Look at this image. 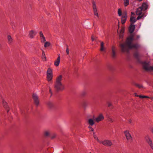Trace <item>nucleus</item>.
Instances as JSON below:
<instances>
[{
  "label": "nucleus",
  "mask_w": 153,
  "mask_h": 153,
  "mask_svg": "<svg viewBox=\"0 0 153 153\" xmlns=\"http://www.w3.org/2000/svg\"><path fill=\"white\" fill-rule=\"evenodd\" d=\"M104 117L102 114H100L97 117L94 119L95 120L97 123H99L100 121L103 120L104 119Z\"/></svg>",
  "instance_id": "nucleus-10"
},
{
  "label": "nucleus",
  "mask_w": 153,
  "mask_h": 153,
  "mask_svg": "<svg viewBox=\"0 0 153 153\" xmlns=\"http://www.w3.org/2000/svg\"><path fill=\"white\" fill-rule=\"evenodd\" d=\"M40 38L41 41L42 42L44 43L45 41L46 40L44 36L42 37H40Z\"/></svg>",
  "instance_id": "nucleus-27"
},
{
  "label": "nucleus",
  "mask_w": 153,
  "mask_h": 153,
  "mask_svg": "<svg viewBox=\"0 0 153 153\" xmlns=\"http://www.w3.org/2000/svg\"><path fill=\"white\" fill-rule=\"evenodd\" d=\"M33 98L35 104L36 106L38 105L39 104V100L37 95L36 94H33Z\"/></svg>",
  "instance_id": "nucleus-9"
},
{
  "label": "nucleus",
  "mask_w": 153,
  "mask_h": 153,
  "mask_svg": "<svg viewBox=\"0 0 153 153\" xmlns=\"http://www.w3.org/2000/svg\"><path fill=\"white\" fill-rule=\"evenodd\" d=\"M135 96L137 97H139V96H140V95H137L136 93H135Z\"/></svg>",
  "instance_id": "nucleus-40"
},
{
  "label": "nucleus",
  "mask_w": 153,
  "mask_h": 153,
  "mask_svg": "<svg viewBox=\"0 0 153 153\" xmlns=\"http://www.w3.org/2000/svg\"><path fill=\"white\" fill-rule=\"evenodd\" d=\"M129 123H131L132 120H129L128 121Z\"/></svg>",
  "instance_id": "nucleus-39"
},
{
  "label": "nucleus",
  "mask_w": 153,
  "mask_h": 153,
  "mask_svg": "<svg viewBox=\"0 0 153 153\" xmlns=\"http://www.w3.org/2000/svg\"><path fill=\"white\" fill-rule=\"evenodd\" d=\"M139 97L140 98H149V97L147 96H142V95H140L139 96Z\"/></svg>",
  "instance_id": "nucleus-29"
},
{
  "label": "nucleus",
  "mask_w": 153,
  "mask_h": 153,
  "mask_svg": "<svg viewBox=\"0 0 153 153\" xmlns=\"http://www.w3.org/2000/svg\"><path fill=\"white\" fill-rule=\"evenodd\" d=\"M135 85L138 88H143V86L141 85H140L137 84H135Z\"/></svg>",
  "instance_id": "nucleus-25"
},
{
  "label": "nucleus",
  "mask_w": 153,
  "mask_h": 153,
  "mask_svg": "<svg viewBox=\"0 0 153 153\" xmlns=\"http://www.w3.org/2000/svg\"><path fill=\"white\" fill-rule=\"evenodd\" d=\"M91 39L92 41H94V39L92 37Z\"/></svg>",
  "instance_id": "nucleus-43"
},
{
  "label": "nucleus",
  "mask_w": 153,
  "mask_h": 153,
  "mask_svg": "<svg viewBox=\"0 0 153 153\" xmlns=\"http://www.w3.org/2000/svg\"><path fill=\"white\" fill-rule=\"evenodd\" d=\"M93 136L94 139L98 142L100 144L102 143L105 146H111L112 145L111 142L110 140H105L103 141H100L98 137L97 136V135L94 132H93Z\"/></svg>",
  "instance_id": "nucleus-3"
},
{
  "label": "nucleus",
  "mask_w": 153,
  "mask_h": 153,
  "mask_svg": "<svg viewBox=\"0 0 153 153\" xmlns=\"http://www.w3.org/2000/svg\"><path fill=\"white\" fill-rule=\"evenodd\" d=\"M108 121L111 123L113 122V120L111 118H109Z\"/></svg>",
  "instance_id": "nucleus-33"
},
{
  "label": "nucleus",
  "mask_w": 153,
  "mask_h": 153,
  "mask_svg": "<svg viewBox=\"0 0 153 153\" xmlns=\"http://www.w3.org/2000/svg\"><path fill=\"white\" fill-rule=\"evenodd\" d=\"M85 92H83V93H82V95H85Z\"/></svg>",
  "instance_id": "nucleus-44"
},
{
  "label": "nucleus",
  "mask_w": 153,
  "mask_h": 153,
  "mask_svg": "<svg viewBox=\"0 0 153 153\" xmlns=\"http://www.w3.org/2000/svg\"><path fill=\"white\" fill-rule=\"evenodd\" d=\"M60 61V57L59 55H58L57 59L55 61L54 64L56 67L58 66L59 64Z\"/></svg>",
  "instance_id": "nucleus-14"
},
{
  "label": "nucleus",
  "mask_w": 153,
  "mask_h": 153,
  "mask_svg": "<svg viewBox=\"0 0 153 153\" xmlns=\"http://www.w3.org/2000/svg\"><path fill=\"white\" fill-rule=\"evenodd\" d=\"M49 91L50 92V93L51 94H52V91H51V89L49 87Z\"/></svg>",
  "instance_id": "nucleus-38"
},
{
  "label": "nucleus",
  "mask_w": 153,
  "mask_h": 153,
  "mask_svg": "<svg viewBox=\"0 0 153 153\" xmlns=\"http://www.w3.org/2000/svg\"><path fill=\"white\" fill-rule=\"evenodd\" d=\"M39 34H40V37H43L44 36L42 31H41L40 32Z\"/></svg>",
  "instance_id": "nucleus-32"
},
{
  "label": "nucleus",
  "mask_w": 153,
  "mask_h": 153,
  "mask_svg": "<svg viewBox=\"0 0 153 153\" xmlns=\"http://www.w3.org/2000/svg\"><path fill=\"white\" fill-rule=\"evenodd\" d=\"M8 42L9 44H11L13 42V39L10 35H8L7 37Z\"/></svg>",
  "instance_id": "nucleus-19"
},
{
  "label": "nucleus",
  "mask_w": 153,
  "mask_h": 153,
  "mask_svg": "<svg viewBox=\"0 0 153 153\" xmlns=\"http://www.w3.org/2000/svg\"><path fill=\"white\" fill-rule=\"evenodd\" d=\"M50 135V132L48 131H46L44 132V135L46 137Z\"/></svg>",
  "instance_id": "nucleus-26"
},
{
  "label": "nucleus",
  "mask_w": 153,
  "mask_h": 153,
  "mask_svg": "<svg viewBox=\"0 0 153 153\" xmlns=\"http://www.w3.org/2000/svg\"><path fill=\"white\" fill-rule=\"evenodd\" d=\"M124 3L125 6H128L129 4V0H124Z\"/></svg>",
  "instance_id": "nucleus-21"
},
{
  "label": "nucleus",
  "mask_w": 153,
  "mask_h": 153,
  "mask_svg": "<svg viewBox=\"0 0 153 153\" xmlns=\"http://www.w3.org/2000/svg\"><path fill=\"white\" fill-rule=\"evenodd\" d=\"M47 79L48 82H51L53 77L52 70L50 68H48L47 72Z\"/></svg>",
  "instance_id": "nucleus-5"
},
{
  "label": "nucleus",
  "mask_w": 153,
  "mask_h": 153,
  "mask_svg": "<svg viewBox=\"0 0 153 153\" xmlns=\"http://www.w3.org/2000/svg\"><path fill=\"white\" fill-rule=\"evenodd\" d=\"M89 153H91L90 152H89Z\"/></svg>",
  "instance_id": "nucleus-47"
},
{
  "label": "nucleus",
  "mask_w": 153,
  "mask_h": 153,
  "mask_svg": "<svg viewBox=\"0 0 153 153\" xmlns=\"http://www.w3.org/2000/svg\"><path fill=\"white\" fill-rule=\"evenodd\" d=\"M88 123L89 126H92L95 123L94 120L93 119L90 118L88 120Z\"/></svg>",
  "instance_id": "nucleus-17"
},
{
  "label": "nucleus",
  "mask_w": 153,
  "mask_h": 153,
  "mask_svg": "<svg viewBox=\"0 0 153 153\" xmlns=\"http://www.w3.org/2000/svg\"><path fill=\"white\" fill-rule=\"evenodd\" d=\"M127 18V15L126 13L125 14H123L122 18H121V22L123 24H124Z\"/></svg>",
  "instance_id": "nucleus-12"
},
{
  "label": "nucleus",
  "mask_w": 153,
  "mask_h": 153,
  "mask_svg": "<svg viewBox=\"0 0 153 153\" xmlns=\"http://www.w3.org/2000/svg\"><path fill=\"white\" fill-rule=\"evenodd\" d=\"M144 11L142 9L141 7L138 8L136 12V13L137 15H138V16L137 18V20H139L142 18H144L146 15L145 14V13L143 12Z\"/></svg>",
  "instance_id": "nucleus-4"
},
{
  "label": "nucleus",
  "mask_w": 153,
  "mask_h": 153,
  "mask_svg": "<svg viewBox=\"0 0 153 153\" xmlns=\"http://www.w3.org/2000/svg\"><path fill=\"white\" fill-rule=\"evenodd\" d=\"M93 8L94 15L97 16V17H99V15L96 6L94 3H93Z\"/></svg>",
  "instance_id": "nucleus-11"
},
{
  "label": "nucleus",
  "mask_w": 153,
  "mask_h": 153,
  "mask_svg": "<svg viewBox=\"0 0 153 153\" xmlns=\"http://www.w3.org/2000/svg\"><path fill=\"white\" fill-rule=\"evenodd\" d=\"M36 33L33 30H31L29 32V36L30 38H33L36 35Z\"/></svg>",
  "instance_id": "nucleus-16"
},
{
  "label": "nucleus",
  "mask_w": 153,
  "mask_h": 153,
  "mask_svg": "<svg viewBox=\"0 0 153 153\" xmlns=\"http://www.w3.org/2000/svg\"><path fill=\"white\" fill-rule=\"evenodd\" d=\"M140 36L139 35H137L136 36V38L135 39V40H137L140 39Z\"/></svg>",
  "instance_id": "nucleus-34"
},
{
  "label": "nucleus",
  "mask_w": 153,
  "mask_h": 153,
  "mask_svg": "<svg viewBox=\"0 0 153 153\" xmlns=\"http://www.w3.org/2000/svg\"><path fill=\"white\" fill-rule=\"evenodd\" d=\"M42 59L44 61H46V57L45 56V53L44 51H43L42 53Z\"/></svg>",
  "instance_id": "nucleus-22"
},
{
  "label": "nucleus",
  "mask_w": 153,
  "mask_h": 153,
  "mask_svg": "<svg viewBox=\"0 0 153 153\" xmlns=\"http://www.w3.org/2000/svg\"><path fill=\"white\" fill-rule=\"evenodd\" d=\"M111 105H112V104L110 102H108V107H110Z\"/></svg>",
  "instance_id": "nucleus-37"
},
{
  "label": "nucleus",
  "mask_w": 153,
  "mask_h": 153,
  "mask_svg": "<svg viewBox=\"0 0 153 153\" xmlns=\"http://www.w3.org/2000/svg\"><path fill=\"white\" fill-rule=\"evenodd\" d=\"M104 50V43L103 42H102L101 43V51H103Z\"/></svg>",
  "instance_id": "nucleus-23"
},
{
  "label": "nucleus",
  "mask_w": 153,
  "mask_h": 153,
  "mask_svg": "<svg viewBox=\"0 0 153 153\" xmlns=\"http://www.w3.org/2000/svg\"><path fill=\"white\" fill-rule=\"evenodd\" d=\"M7 112H8L9 111V109H8L7 108Z\"/></svg>",
  "instance_id": "nucleus-45"
},
{
  "label": "nucleus",
  "mask_w": 153,
  "mask_h": 153,
  "mask_svg": "<svg viewBox=\"0 0 153 153\" xmlns=\"http://www.w3.org/2000/svg\"><path fill=\"white\" fill-rule=\"evenodd\" d=\"M134 39L133 35H131L127 39L126 42L120 44V45L122 52H128L129 49L133 48L137 49L140 47V45L137 44L132 43V41Z\"/></svg>",
  "instance_id": "nucleus-1"
},
{
  "label": "nucleus",
  "mask_w": 153,
  "mask_h": 153,
  "mask_svg": "<svg viewBox=\"0 0 153 153\" xmlns=\"http://www.w3.org/2000/svg\"><path fill=\"white\" fill-rule=\"evenodd\" d=\"M50 45V43L48 42H46L45 43L44 46L45 47H48Z\"/></svg>",
  "instance_id": "nucleus-28"
},
{
  "label": "nucleus",
  "mask_w": 153,
  "mask_h": 153,
  "mask_svg": "<svg viewBox=\"0 0 153 153\" xmlns=\"http://www.w3.org/2000/svg\"><path fill=\"white\" fill-rule=\"evenodd\" d=\"M118 13L119 16H121L122 15V12L120 9H119L118 11Z\"/></svg>",
  "instance_id": "nucleus-24"
},
{
  "label": "nucleus",
  "mask_w": 153,
  "mask_h": 153,
  "mask_svg": "<svg viewBox=\"0 0 153 153\" xmlns=\"http://www.w3.org/2000/svg\"><path fill=\"white\" fill-rule=\"evenodd\" d=\"M4 104V107L5 108H8V106L7 105V103L6 102H3Z\"/></svg>",
  "instance_id": "nucleus-31"
},
{
  "label": "nucleus",
  "mask_w": 153,
  "mask_h": 153,
  "mask_svg": "<svg viewBox=\"0 0 153 153\" xmlns=\"http://www.w3.org/2000/svg\"><path fill=\"white\" fill-rule=\"evenodd\" d=\"M143 68L146 70L148 71H153V66H150L149 63L145 62L143 63Z\"/></svg>",
  "instance_id": "nucleus-7"
},
{
  "label": "nucleus",
  "mask_w": 153,
  "mask_h": 153,
  "mask_svg": "<svg viewBox=\"0 0 153 153\" xmlns=\"http://www.w3.org/2000/svg\"><path fill=\"white\" fill-rule=\"evenodd\" d=\"M112 50V56L113 58H114L116 57V49L115 47L112 46L111 48Z\"/></svg>",
  "instance_id": "nucleus-13"
},
{
  "label": "nucleus",
  "mask_w": 153,
  "mask_h": 153,
  "mask_svg": "<svg viewBox=\"0 0 153 153\" xmlns=\"http://www.w3.org/2000/svg\"><path fill=\"white\" fill-rule=\"evenodd\" d=\"M56 135H55V134L52 137V138H54L56 137Z\"/></svg>",
  "instance_id": "nucleus-41"
},
{
  "label": "nucleus",
  "mask_w": 153,
  "mask_h": 153,
  "mask_svg": "<svg viewBox=\"0 0 153 153\" xmlns=\"http://www.w3.org/2000/svg\"><path fill=\"white\" fill-rule=\"evenodd\" d=\"M66 52L67 54H69V51L68 49V48L66 49Z\"/></svg>",
  "instance_id": "nucleus-35"
},
{
  "label": "nucleus",
  "mask_w": 153,
  "mask_h": 153,
  "mask_svg": "<svg viewBox=\"0 0 153 153\" xmlns=\"http://www.w3.org/2000/svg\"><path fill=\"white\" fill-rule=\"evenodd\" d=\"M142 8V9L144 11H145L148 8V5L145 3H143L140 7Z\"/></svg>",
  "instance_id": "nucleus-18"
},
{
  "label": "nucleus",
  "mask_w": 153,
  "mask_h": 153,
  "mask_svg": "<svg viewBox=\"0 0 153 153\" xmlns=\"http://www.w3.org/2000/svg\"><path fill=\"white\" fill-rule=\"evenodd\" d=\"M137 19H136L134 17L131 16L130 18V21L132 23H134L136 21Z\"/></svg>",
  "instance_id": "nucleus-20"
},
{
  "label": "nucleus",
  "mask_w": 153,
  "mask_h": 153,
  "mask_svg": "<svg viewBox=\"0 0 153 153\" xmlns=\"http://www.w3.org/2000/svg\"><path fill=\"white\" fill-rule=\"evenodd\" d=\"M92 126H89L88 127L89 129L91 131H94V129L92 127Z\"/></svg>",
  "instance_id": "nucleus-30"
},
{
  "label": "nucleus",
  "mask_w": 153,
  "mask_h": 153,
  "mask_svg": "<svg viewBox=\"0 0 153 153\" xmlns=\"http://www.w3.org/2000/svg\"><path fill=\"white\" fill-rule=\"evenodd\" d=\"M131 16H132V15L134 14V13L133 12H131Z\"/></svg>",
  "instance_id": "nucleus-42"
},
{
  "label": "nucleus",
  "mask_w": 153,
  "mask_h": 153,
  "mask_svg": "<svg viewBox=\"0 0 153 153\" xmlns=\"http://www.w3.org/2000/svg\"><path fill=\"white\" fill-rule=\"evenodd\" d=\"M145 138L146 143L150 146L151 148L153 150V142L150 137L147 135L145 136Z\"/></svg>",
  "instance_id": "nucleus-6"
},
{
  "label": "nucleus",
  "mask_w": 153,
  "mask_h": 153,
  "mask_svg": "<svg viewBox=\"0 0 153 153\" xmlns=\"http://www.w3.org/2000/svg\"><path fill=\"white\" fill-rule=\"evenodd\" d=\"M150 129H151V131L153 133V126L151 127Z\"/></svg>",
  "instance_id": "nucleus-36"
},
{
  "label": "nucleus",
  "mask_w": 153,
  "mask_h": 153,
  "mask_svg": "<svg viewBox=\"0 0 153 153\" xmlns=\"http://www.w3.org/2000/svg\"><path fill=\"white\" fill-rule=\"evenodd\" d=\"M152 99H153V97L152 98H151V99H152Z\"/></svg>",
  "instance_id": "nucleus-46"
},
{
  "label": "nucleus",
  "mask_w": 153,
  "mask_h": 153,
  "mask_svg": "<svg viewBox=\"0 0 153 153\" xmlns=\"http://www.w3.org/2000/svg\"><path fill=\"white\" fill-rule=\"evenodd\" d=\"M124 134L127 140L128 141L130 142L132 141L133 138L128 130L124 131Z\"/></svg>",
  "instance_id": "nucleus-8"
},
{
  "label": "nucleus",
  "mask_w": 153,
  "mask_h": 153,
  "mask_svg": "<svg viewBox=\"0 0 153 153\" xmlns=\"http://www.w3.org/2000/svg\"><path fill=\"white\" fill-rule=\"evenodd\" d=\"M135 25L131 24L129 27V32L131 33H132L134 30Z\"/></svg>",
  "instance_id": "nucleus-15"
},
{
  "label": "nucleus",
  "mask_w": 153,
  "mask_h": 153,
  "mask_svg": "<svg viewBox=\"0 0 153 153\" xmlns=\"http://www.w3.org/2000/svg\"><path fill=\"white\" fill-rule=\"evenodd\" d=\"M62 76H59L56 79L54 88L57 91H61L64 89V86L62 82Z\"/></svg>",
  "instance_id": "nucleus-2"
}]
</instances>
